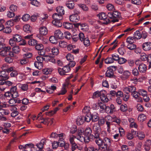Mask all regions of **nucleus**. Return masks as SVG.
<instances>
[{
    "mask_svg": "<svg viewBox=\"0 0 151 151\" xmlns=\"http://www.w3.org/2000/svg\"><path fill=\"white\" fill-rule=\"evenodd\" d=\"M84 132V129L82 128H79L77 129V134L75 138L78 140L83 142L88 143L89 141V138L88 137H84L83 136Z\"/></svg>",
    "mask_w": 151,
    "mask_h": 151,
    "instance_id": "f257e3e1",
    "label": "nucleus"
},
{
    "mask_svg": "<svg viewBox=\"0 0 151 151\" xmlns=\"http://www.w3.org/2000/svg\"><path fill=\"white\" fill-rule=\"evenodd\" d=\"M106 92L105 90H102L99 91H97L95 92L93 94L92 98L95 99L100 97L101 101L104 102H107L109 101V99L106 95Z\"/></svg>",
    "mask_w": 151,
    "mask_h": 151,
    "instance_id": "f03ea898",
    "label": "nucleus"
},
{
    "mask_svg": "<svg viewBox=\"0 0 151 151\" xmlns=\"http://www.w3.org/2000/svg\"><path fill=\"white\" fill-rule=\"evenodd\" d=\"M29 147L32 148V151H44L43 150V146L40 143V142L36 144V146L32 144H26L23 146L24 149H26L27 147Z\"/></svg>",
    "mask_w": 151,
    "mask_h": 151,
    "instance_id": "7ed1b4c3",
    "label": "nucleus"
},
{
    "mask_svg": "<svg viewBox=\"0 0 151 151\" xmlns=\"http://www.w3.org/2000/svg\"><path fill=\"white\" fill-rule=\"evenodd\" d=\"M108 17L109 18L113 19L111 22H115L118 21V18L120 16V14L117 11H114L113 12H109L108 13Z\"/></svg>",
    "mask_w": 151,
    "mask_h": 151,
    "instance_id": "20e7f679",
    "label": "nucleus"
},
{
    "mask_svg": "<svg viewBox=\"0 0 151 151\" xmlns=\"http://www.w3.org/2000/svg\"><path fill=\"white\" fill-rule=\"evenodd\" d=\"M65 136V135L63 133H61L60 134H57L56 133L52 132L50 135V137L56 139L59 137L58 141L61 142H63V143H62L61 144H64L65 143L64 141V137Z\"/></svg>",
    "mask_w": 151,
    "mask_h": 151,
    "instance_id": "39448f33",
    "label": "nucleus"
},
{
    "mask_svg": "<svg viewBox=\"0 0 151 151\" xmlns=\"http://www.w3.org/2000/svg\"><path fill=\"white\" fill-rule=\"evenodd\" d=\"M93 130L94 135L92 134L91 136L93 137L100 135V133L101 131V128L100 126L97 123H95L93 126Z\"/></svg>",
    "mask_w": 151,
    "mask_h": 151,
    "instance_id": "423d86ee",
    "label": "nucleus"
},
{
    "mask_svg": "<svg viewBox=\"0 0 151 151\" xmlns=\"http://www.w3.org/2000/svg\"><path fill=\"white\" fill-rule=\"evenodd\" d=\"M97 16L99 17L100 19L103 20L102 23L104 24H106L110 22V20L107 18V15L104 13L102 12L99 14Z\"/></svg>",
    "mask_w": 151,
    "mask_h": 151,
    "instance_id": "0eeeda50",
    "label": "nucleus"
},
{
    "mask_svg": "<svg viewBox=\"0 0 151 151\" xmlns=\"http://www.w3.org/2000/svg\"><path fill=\"white\" fill-rule=\"evenodd\" d=\"M70 70V68L68 65L64 66L62 69L60 68H58V73L61 75H65L66 73L69 72Z\"/></svg>",
    "mask_w": 151,
    "mask_h": 151,
    "instance_id": "6e6552de",
    "label": "nucleus"
},
{
    "mask_svg": "<svg viewBox=\"0 0 151 151\" xmlns=\"http://www.w3.org/2000/svg\"><path fill=\"white\" fill-rule=\"evenodd\" d=\"M123 90L125 93L128 94L130 92L132 93L134 92L136 90V88L134 86H132L124 88Z\"/></svg>",
    "mask_w": 151,
    "mask_h": 151,
    "instance_id": "1a4fd4ad",
    "label": "nucleus"
},
{
    "mask_svg": "<svg viewBox=\"0 0 151 151\" xmlns=\"http://www.w3.org/2000/svg\"><path fill=\"white\" fill-rule=\"evenodd\" d=\"M93 139L95 141L96 144L99 147H100L103 145V141L102 139L100 137L99 135L97 136V137L94 136L93 137Z\"/></svg>",
    "mask_w": 151,
    "mask_h": 151,
    "instance_id": "9d476101",
    "label": "nucleus"
},
{
    "mask_svg": "<svg viewBox=\"0 0 151 151\" xmlns=\"http://www.w3.org/2000/svg\"><path fill=\"white\" fill-rule=\"evenodd\" d=\"M11 49L10 47L7 46L5 47L0 52V55L1 56L5 57L8 55V52H9Z\"/></svg>",
    "mask_w": 151,
    "mask_h": 151,
    "instance_id": "9b49d317",
    "label": "nucleus"
},
{
    "mask_svg": "<svg viewBox=\"0 0 151 151\" xmlns=\"http://www.w3.org/2000/svg\"><path fill=\"white\" fill-rule=\"evenodd\" d=\"M9 73L6 71L2 70L0 71V77L4 80H6L9 78Z\"/></svg>",
    "mask_w": 151,
    "mask_h": 151,
    "instance_id": "f8f14e48",
    "label": "nucleus"
},
{
    "mask_svg": "<svg viewBox=\"0 0 151 151\" xmlns=\"http://www.w3.org/2000/svg\"><path fill=\"white\" fill-rule=\"evenodd\" d=\"M151 145V140L150 139H147L144 142V149L146 151H149L150 150Z\"/></svg>",
    "mask_w": 151,
    "mask_h": 151,
    "instance_id": "ddd939ff",
    "label": "nucleus"
},
{
    "mask_svg": "<svg viewBox=\"0 0 151 151\" xmlns=\"http://www.w3.org/2000/svg\"><path fill=\"white\" fill-rule=\"evenodd\" d=\"M142 47L144 50H149L151 49V42H145L143 44Z\"/></svg>",
    "mask_w": 151,
    "mask_h": 151,
    "instance_id": "4468645a",
    "label": "nucleus"
},
{
    "mask_svg": "<svg viewBox=\"0 0 151 151\" xmlns=\"http://www.w3.org/2000/svg\"><path fill=\"white\" fill-rule=\"evenodd\" d=\"M147 69V67L146 65L143 63H141L139 65L138 67L139 71L142 73H145Z\"/></svg>",
    "mask_w": 151,
    "mask_h": 151,
    "instance_id": "2eb2a0df",
    "label": "nucleus"
},
{
    "mask_svg": "<svg viewBox=\"0 0 151 151\" xmlns=\"http://www.w3.org/2000/svg\"><path fill=\"white\" fill-rule=\"evenodd\" d=\"M44 61L47 62H50L53 63H55L57 62L54 58L52 56L47 55L44 57Z\"/></svg>",
    "mask_w": 151,
    "mask_h": 151,
    "instance_id": "dca6fc26",
    "label": "nucleus"
},
{
    "mask_svg": "<svg viewBox=\"0 0 151 151\" xmlns=\"http://www.w3.org/2000/svg\"><path fill=\"white\" fill-rule=\"evenodd\" d=\"M70 20L72 22H77L79 19V16L77 14H72L69 17Z\"/></svg>",
    "mask_w": 151,
    "mask_h": 151,
    "instance_id": "f3484780",
    "label": "nucleus"
},
{
    "mask_svg": "<svg viewBox=\"0 0 151 151\" xmlns=\"http://www.w3.org/2000/svg\"><path fill=\"white\" fill-rule=\"evenodd\" d=\"M123 73V74L121 76V77L123 80H124L127 79L131 75V73L129 70H125Z\"/></svg>",
    "mask_w": 151,
    "mask_h": 151,
    "instance_id": "a211bd4d",
    "label": "nucleus"
},
{
    "mask_svg": "<svg viewBox=\"0 0 151 151\" xmlns=\"http://www.w3.org/2000/svg\"><path fill=\"white\" fill-rule=\"evenodd\" d=\"M69 84V82H67L63 84V87L60 91V92L58 94V95H64L65 93L67 92V91L66 90L65 87L67 86Z\"/></svg>",
    "mask_w": 151,
    "mask_h": 151,
    "instance_id": "6ab92c4d",
    "label": "nucleus"
},
{
    "mask_svg": "<svg viewBox=\"0 0 151 151\" xmlns=\"http://www.w3.org/2000/svg\"><path fill=\"white\" fill-rule=\"evenodd\" d=\"M40 34L43 35H45L48 33V30L45 27H41L39 29Z\"/></svg>",
    "mask_w": 151,
    "mask_h": 151,
    "instance_id": "aec40b11",
    "label": "nucleus"
},
{
    "mask_svg": "<svg viewBox=\"0 0 151 151\" xmlns=\"http://www.w3.org/2000/svg\"><path fill=\"white\" fill-rule=\"evenodd\" d=\"M103 145L106 147L110 145L111 144L110 139L107 137L104 138L103 140Z\"/></svg>",
    "mask_w": 151,
    "mask_h": 151,
    "instance_id": "412c9836",
    "label": "nucleus"
},
{
    "mask_svg": "<svg viewBox=\"0 0 151 151\" xmlns=\"http://www.w3.org/2000/svg\"><path fill=\"white\" fill-rule=\"evenodd\" d=\"M106 76L109 78H111L114 76V73L113 70L110 68H108L106 73Z\"/></svg>",
    "mask_w": 151,
    "mask_h": 151,
    "instance_id": "4be33fe9",
    "label": "nucleus"
},
{
    "mask_svg": "<svg viewBox=\"0 0 151 151\" xmlns=\"http://www.w3.org/2000/svg\"><path fill=\"white\" fill-rule=\"evenodd\" d=\"M49 118H44L42 117H40L38 120L40 123H42L44 124L48 125L49 124Z\"/></svg>",
    "mask_w": 151,
    "mask_h": 151,
    "instance_id": "5701e85b",
    "label": "nucleus"
},
{
    "mask_svg": "<svg viewBox=\"0 0 151 151\" xmlns=\"http://www.w3.org/2000/svg\"><path fill=\"white\" fill-rule=\"evenodd\" d=\"M76 122L78 125L82 124L84 122V116H78L76 119Z\"/></svg>",
    "mask_w": 151,
    "mask_h": 151,
    "instance_id": "b1692460",
    "label": "nucleus"
},
{
    "mask_svg": "<svg viewBox=\"0 0 151 151\" xmlns=\"http://www.w3.org/2000/svg\"><path fill=\"white\" fill-rule=\"evenodd\" d=\"M63 33L60 30L58 29L55 31L54 35L57 38L62 39L63 37Z\"/></svg>",
    "mask_w": 151,
    "mask_h": 151,
    "instance_id": "393cba45",
    "label": "nucleus"
},
{
    "mask_svg": "<svg viewBox=\"0 0 151 151\" xmlns=\"http://www.w3.org/2000/svg\"><path fill=\"white\" fill-rule=\"evenodd\" d=\"M136 136L140 140H143L145 137V133L142 132H138L136 134Z\"/></svg>",
    "mask_w": 151,
    "mask_h": 151,
    "instance_id": "a878e982",
    "label": "nucleus"
},
{
    "mask_svg": "<svg viewBox=\"0 0 151 151\" xmlns=\"http://www.w3.org/2000/svg\"><path fill=\"white\" fill-rule=\"evenodd\" d=\"M147 113L146 112L145 114H141L138 117V120L140 122H143L146 118V116Z\"/></svg>",
    "mask_w": 151,
    "mask_h": 151,
    "instance_id": "bb28decb",
    "label": "nucleus"
},
{
    "mask_svg": "<svg viewBox=\"0 0 151 151\" xmlns=\"http://www.w3.org/2000/svg\"><path fill=\"white\" fill-rule=\"evenodd\" d=\"M133 37L135 40L139 39L142 37L141 34L139 31L137 30L134 33Z\"/></svg>",
    "mask_w": 151,
    "mask_h": 151,
    "instance_id": "cd10ccee",
    "label": "nucleus"
},
{
    "mask_svg": "<svg viewBox=\"0 0 151 151\" xmlns=\"http://www.w3.org/2000/svg\"><path fill=\"white\" fill-rule=\"evenodd\" d=\"M56 11L58 14L62 16L64 14L65 11L62 6L57 7L56 8Z\"/></svg>",
    "mask_w": 151,
    "mask_h": 151,
    "instance_id": "c85d7f7f",
    "label": "nucleus"
},
{
    "mask_svg": "<svg viewBox=\"0 0 151 151\" xmlns=\"http://www.w3.org/2000/svg\"><path fill=\"white\" fill-rule=\"evenodd\" d=\"M53 70V69L52 68H46L42 70V72L44 74L47 75L51 73Z\"/></svg>",
    "mask_w": 151,
    "mask_h": 151,
    "instance_id": "c756f323",
    "label": "nucleus"
},
{
    "mask_svg": "<svg viewBox=\"0 0 151 151\" xmlns=\"http://www.w3.org/2000/svg\"><path fill=\"white\" fill-rule=\"evenodd\" d=\"M52 17L54 19V20H61L63 19L62 16L58 13L53 14Z\"/></svg>",
    "mask_w": 151,
    "mask_h": 151,
    "instance_id": "7c9ffc66",
    "label": "nucleus"
},
{
    "mask_svg": "<svg viewBox=\"0 0 151 151\" xmlns=\"http://www.w3.org/2000/svg\"><path fill=\"white\" fill-rule=\"evenodd\" d=\"M12 39L16 42H20L22 39L21 37L18 34H16L13 36Z\"/></svg>",
    "mask_w": 151,
    "mask_h": 151,
    "instance_id": "2f4dec72",
    "label": "nucleus"
},
{
    "mask_svg": "<svg viewBox=\"0 0 151 151\" xmlns=\"http://www.w3.org/2000/svg\"><path fill=\"white\" fill-rule=\"evenodd\" d=\"M19 88L23 91H27L28 88V85L26 84H18Z\"/></svg>",
    "mask_w": 151,
    "mask_h": 151,
    "instance_id": "473e14b6",
    "label": "nucleus"
},
{
    "mask_svg": "<svg viewBox=\"0 0 151 151\" xmlns=\"http://www.w3.org/2000/svg\"><path fill=\"white\" fill-rule=\"evenodd\" d=\"M59 109V108L58 107L55 108L53 110H52L48 112H45V114L50 116L53 115L54 114H55L56 112Z\"/></svg>",
    "mask_w": 151,
    "mask_h": 151,
    "instance_id": "72a5a7b5",
    "label": "nucleus"
},
{
    "mask_svg": "<svg viewBox=\"0 0 151 151\" xmlns=\"http://www.w3.org/2000/svg\"><path fill=\"white\" fill-rule=\"evenodd\" d=\"M60 20H53L52 22V24L58 27H60L62 26V23L60 21Z\"/></svg>",
    "mask_w": 151,
    "mask_h": 151,
    "instance_id": "f704fd0d",
    "label": "nucleus"
},
{
    "mask_svg": "<svg viewBox=\"0 0 151 151\" xmlns=\"http://www.w3.org/2000/svg\"><path fill=\"white\" fill-rule=\"evenodd\" d=\"M84 149L85 151H94L97 148H95L93 146L90 145L88 147L86 146L84 147Z\"/></svg>",
    "mask_w": 151,
    "mask_h": 151,
    "instance_id": "c9c22d12",
    "label": "nucleus"
},
{
    "mask_svg": "<svg viewBox=\"0 0 151 151\" xmlns=\"http://www.w3.org/2000/svg\"><path fill=\"white\" fill-rule=\"evenodd\" d=\"M66 5L68 8L72 9L74 8L75 4L72 1H68L66 3Z\"/></svg>",
    "mask_w": 151,
    "mask_h": 151,
    "instance_id": "e433bc0d",
    "label": "nucleus"
},
{
    "mask_svg": "<svg viewBox=\"0 0 151 151\" xmlns=\"http://www.w3.org/2000/svg\"><path fill=\"white\" fill-rule=\"evenodd\" d=\"M49 40L50 42L53 44H56L58 43L57 37L55 35L50 37L49 38Z\"/></svg>",
    "mask_w": 151,
    "mask_h": 151,
    "instance_id": "4c0bfd02",
    "label": "nucleus"
},
{
    "mask_svg": "<svg viewBox=\"0 0 151 151\" xmlns=\"http://www.w3.org/2000/svg\"><path fill=\"white\" fill-rule=\"evenodd\" d=\"M92 132L91 129L89 127L87 128L85 131V137H88L89 138V136L91 135Z\"/></svg>",
    "mask_w": 151,
    "mask_h": 151,
    "instance_id": "58836bf2",
    "label": "nucleus"
},
{
    "mask_svg": "<svg viewBox=\"0 0 151 151\" xmlns=\"http://www.w3.org/2000/svg\"><path fill=\"white\" fill-rule=\"evenodd\" d=\"M91 119L93 122H96L98 119V114L96 113H94L91 115Z\"/></svg>",
    "mask_w": 151,
    "mask_h": 151,
    "instance_id": "ea45409f",
    "label": "nucleus"
},
{
    "mask_svg": "<svg viewBox=\"0 0 151 151\" xmlns=\"http://www.w3.org/2000/svg\"><path fill=\"white\" fill-rule=\"evenodd\" d=\"M24 30L27 32H30L31 31V27L29 24H26L23 27Z\"/></svg>",
    "mask_w": 151,
    "mask_h": 151,
    "instance_id": "a19ab883",
    "label": "nucleus"
},
{
    "mask_svg": "<svg viewBox=\"0 0 151 151\" xmlns=\"http://www.w3.org/2000/svg\"><path fill=\"white\" fill-rule=\"evenodd\" d=\"M63 26L64 28L67 29H70L73 27V25L67 22L64 23Z\"/></svg>",
    "mask_w": 151,
    "mask_h": 151,
    "instance_id": "79ce46f5",
    "label": "nucleus"
},
{
    "mask_svg": "<svg viewBox=\"0 0 151 151\" xmlns=\"http://www.w3.org/2000/svg\"><path fill=\"white\" fill-rule=\"evenodd\" d=\"M20 50L19 46L16 45L12 48V51L15 54L19 53Z\"/></svg>",
    "mask_w": 151,
    "mask_h": 151,
    "instance_id": "37998d69",
    "label": "nucleus"
},
{
    "mask_svg": "<svg viewBox=\"0 0 151 151\" xmlns=\"http://www.w3.org/2000/svg\"><path fill=\"white\" fill-rule=\"evenodd\" d=\"M106 124L107 125V131L110 133L111 132L110 129L112 126L113 125V123L107 121L106 122Z\"/></svg>",
    "mask_w": 151,
    "mask_h": 151,
    "instance_id": "c03bdc74",
    "label": "nucleus"
},
{
    "mask_svg": "<svg viewBox=\"0 0 151 151\" xmlns=\"http://www.w3.org/2000/svg\"><path fill=\"white\" fill-rule=\"evenodd\" d=\"M17 108L14 106H13L12 109L14 111L12 112L11 114V116L12 117H14L18 114V112L16 111Z\"/></svg>",
    "mask_w": 151,
    "mask_h": 151,
    "instance_id": "a18cd8bd",
    "label": "nucleus"
},
{
    "mask_svg": "<svg viewBox=\"0 0 151 151\" xmlns=\"http://www.w3.org/2000/svg\"><path fill=\"white\" fill-rule=\"evenodd\" d=\"M104 61L105 63L107 64H111L114 62L111 56L108 57L105 59Z\"/></svg>",
    "mask_w": 151,
    "mask_h": 151,
    "instance_id": "49530a36",
    "label": "nucleus"
},
{
    "mask_svg": "<svg viewBox=\"0 0 151 151\" xmlns=\"http://www.w3.org/2000/svg\"><path fill=\"white\" fill-rule=\"evenodd\" d=\"M136 40L133 37H129L127 39V42L128 44H132L135 42Z\"/></svg>",
    "mask_w": 151,
    "mask_h": 151,
    "instance_id": "de8ad7c7",
    "label": "nucleus"
},
{
    "mask_svg": "<svg viewBox=\"0 0 151 151\" xmlns=\"http://www.w3.org/2000/svg\"><path fill=\"white\" fill-rule=\"evenodd\" d=\"M37 41L35 40L31 39L28 42V44L30 45L35 46L37 44Z\"/></svg>",
    "mask_w": 151,
    "mask_h": 151,
    "instance_id": "09e8293b",
    "label": "nucleus"
},
{
    "mask_svg": "<svg viewBox=\"0 0 151 151\" xmlns=\"http://www.w3.org/2000/svg\"><path fill=\"white\" fill-rule=\"evenodd\" d=\"M148 56L145 53H143L141 54L140 59L142 61H145L147 60Z\"/></svg>",
    "mask_w": 151,
    "mask_h": 151,
    "instance_id": "8fccbe9b",
    "label": "nucleus"
},
{
    "mask_svg": "<svg viewBox=\"0 0 151 151\" xmlns=\"http://www.w3.org/2000/svg\"><path fill=\"white\" fill-rule=\"evenodd\" d=\"M9 114L8 111L3 109H0V116H4V115H8Z\"/></svg>",
    "mask_w": 151,
    "mask_h": 151,
    "instance_id": "3c124183",
    "label": "nucleus"
},
{
    "mask_svg": "<svg viewBox=\"0 0 151 151\" xmlns=\"http://www.w3.org/2000/svg\"><path fill=\"white\" fill-rule=\"evenodd\" d=\"M127 61V60L124 58H119L117 61L120 64H122L125 63Z\"/></svg>",
    "mask_w": 151,
    "mask_h": 151,
    "instance_id": "603ef678",
    "label": "nucleus"
},
{
    "mask_svg": "<svg viewBox=\"0 0 151 151\" xmlns=\"http://www.w3.org/2000/svg\"><path fill=\"white\" fill-rule=\"evenodd\" d=\"M17 6L14 4L11 5L9 7L10 10L13 12L16 11L17 10Z\"/></svg>",
    "mask_w": 151,
    "mask_h": 151,
    "instance_id": "864d4df0",
    "label": "nucleus"
},
{
    "mask_svg": "<svg viewBox=\"0 0 151 151\" xmlns=\"http://www.w3.org/2000/svg\"><path fill=\"white\" fill-rule=\"evenodd\" d=\"M106 7L107 9L109 11H112L115 9L114 6L111 4H108Z\"/></svg>",
    "mask_w": 151,
    "mask_h": 151,
    "instance_id": "5fc2aeb1",
    "label": "nucleus"
},
{
    "mask_svg": "<svg viewBox=\"0 0 151 151\" xmlns=\"http://www.w3.org/2000/svg\"><path fill=\"white\" fill-rule=\"evenodd\" d=\"M127 46L128 48L131 50L135 49L136 47V45L133 43L128 44Z\"/></svg>",
    "mask_w": 151,
    "mask_h": 151,
    "instance_id": "6e6d98bb",
    "label": "nucleus"
},
{
    "mask_svg": "<svg viewBox=\"0 0 151 151\" xmlns=\"http://www.w3.org/2000/svg\"><path fill=\"white\" fill-rule=\"evenodd\" d=\"M6 16L7 17L11 18L14 17L15 16V14L12 11H9L7 12Z\"/></svg>",
    "mask_w": 151,
    "mask_h": 151,
    "instance_id": "4d7b16f0",
    "label": "nucleus"
},
{
    "mask_svg": "<svg viewBox=\"0 0 151 151\" xmlns=\"http://www.w3.org/2000/svg\"><path fill=\"white\" fill-rule=\"evenodd\" d=\"M51 51L54 55H57L59 53L58 49L56 47H53L51 49Z\"/></svg>",
    "mask_w": 151,
    "mask_h": 151,
    "instance_id": "13d9d810",
    "label": "nucleus"
},
{
    "mask_svg": "<svg viewBox=\"0 0 151 151\" xmlns=\"http://www.w3.org/2000/svg\"><path fill=\"white\" fill-rule=\"evenodd\" d=\"M84 45L86 46H88L90 45V42L89 39L88 37L86 38L85 39L83 40Z\"/></svg>",
    "mask_w": 151,
    "mask_h": 151,
    "instance_id": "bf43d9fd",
    "label": "nucleus"
},
{
    "mask_svg": "<svg viewBox=\"0 0 151 151\" xmlns=\"http://www.w3.org/2000/svg\"><path fill=\"white\" fill-rule=\"evenodd\" d=\"M139 93L140 95H141L145 97L147 95V91L143 89L140 90L139 92Z\"/></svg>",
    "mask_w": 151,
    "mask_h": 151,
    "instance_id": "052dcab7",
    "label": "nucleus"
},
{
    "mask_svg": "<svg viewBox=\"0 0 151 151\" xmlns=\"http://www.w3.org/2000/svg\"><path fill=\"white\" fill-rule=\"evenodd\" d=\"M29 15L28 14H25L22 17V19L24 21H27L29 19Z\"/></svg>",
    "mask_w": 151,
    "mask_h": 151,
    "instance_id": "680f3d73",
    "label": "nucleus"
},
{
    "mask_svg": "<svg viewBox=\"0 0 151 151\" xmlns=\"http://www.w3.org/2000/svg\"><path fill=\"white\" fill-rule=\"evenodd\" d=\"M111 56L114 62V61H117L119 58V55L116 54L111 55Z\"/></svg>",
    "mask_w": 151,
    "mask_h": 151,
    "instance_id": "e2e57ef3",
    "label": "nucleus"
},
{
    "mask_svg": "<svg viewBox=\"0 0 151 151\" xmlns=\"http://www.w3.org/2000/svg\"><path fill=\"white\" fill-rule=\"evenodd\" d=\"M48 17V16L47 14H45L41 17L40 18V19L41 22L42 23L45 21Z\"/></svg>",
    "mask_w": 151,
    "mask_h": 151,
    "instance_id": "0e129e2a",
    "label": "nucleus"
},
{
    "mask_svg": "<svg viewBox=\"0 0 151 151\" xmlns=\"http://www.w3.org/2000/svg\"><path fill=\"white\" fill-rule=\"evenodd\" d=\"M66 58L67 60L70 61H71L73 60L74 59V57L70 53H68L66 56Z\"/></svg>",
    "mask_w": 151,
    "mask_h": 151,
    "instance_id": "69168bd1",
    "label": "nucleus"
},
{
    "mask_svg": "<svg viewBox=\"0 0 151 151\" xmlns=\"http://www.w3.org/2000/svg\"><path fill=\"white\" fill-rule=\"evenodd\" d=\"M78 6L84 11H87L88 10V7L85 4H80L78 5Z\"/></svg>",
    "mask_w": 151,
    "mask_h": 151,
    "instance_id": "338daca9",
    "label": "nucleus"
},
{
    "mask_svg": "<svg viewBox=\"0 0 151 151\" xmlns=\"http://www.w3.org/2000/svg\"><path fill=\"white\" fill-rule=\"evenodd\" d=\"M4 60L6 62L10 63L13 62V59L11 57H7L5 58Z\"/></svg>",
    "mask_w": 151,
    "mask_h": 151,
    "instance_id": "774afa93",
    "label": "nucleus"
}]
</instances>
